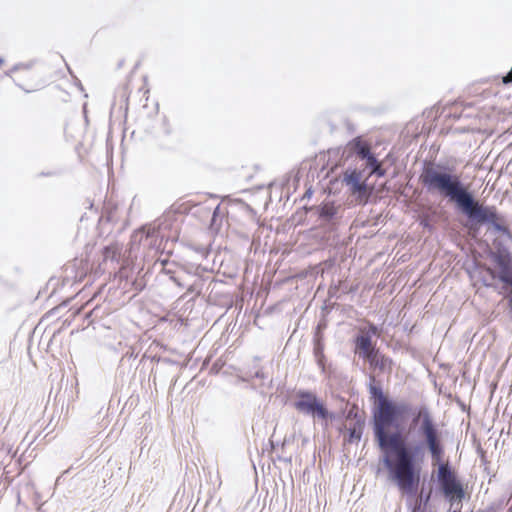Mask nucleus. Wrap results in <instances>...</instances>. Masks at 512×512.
<instances>
[{
  "instance_id": "31",
  "label": "nucleus",
  "mask_w": 512,
  "mask_h": 512,
  "mask_svg": "<svg viewBox=\"0 0 512 512\" xmlns=\"http://www.w3.org/2000/svg\"><path fill=\"white\" fill-rule=\"evenodd\" d=\"M165 272H166V274H168V275H170V276L174 273V272H172L170 269H165Z\"/></svg>"
},
{
  "instance_id": "22",
  "label": "nucleus",
  "mask_w": 512,
  "mask_h": 512,
  "mask_svg": "<svg viewBox=\"0 0 512 512\" xmlns=\"http://www.w3.org/2000/svg\"><path fill=\"white\" fill-rule=\"evenodd\" d=\"M318 341L320 343H324L323 331L315 330L314 337H313V343H318Z\"/></svg>"
},
{
  "instance_id": "12",
  "label": "nucleus",
  "mask_w": 512,
  "mask_h": 512,
  "mask_svg": "<svg viewBox=\"0 0 512 512\" xmlns=\"http://www.w3.org/2000/svg\"><path fill=\"white\" fill-rule=\"evenodd\" d=\"M365 422L361 418L355 419L352 426L348 428V439L349 443H356L361 440Z\"/></svg>"
},
{
  "instance_id": "26",
  "label": "nucleus",
  "mask_w": 512,
  "mask_h": 512,
  "mask_svg": "<svg viewBox=\"0 0 512 512\" xmlns=\"http://www.w3.org/2000/svg\"><path fill=\"white\" fill-rule=\"evenodd\" d=\"M504 84H512V67L511 70L503 77Z\"/></svg>"
},
{
  "instance_id": "25",
  "label": "nucleus",
  "mask_w": 512,
  "mask_h": 512,
  "mask_svg": "<svg viewBox=\"0 0 512 512\" xmlns=\"http://www.w3.org/2000/svg\"><path fill=\"white\" fill-rule=\"evenodd\" d=\"M489 268H490V267H488V268L486 269V271H487L488 273H490V272L488 271V270H489ZM489 275H491V274H489ZM490 278H492V276H490ZM495 280H496V279H491V281H489V280L483 279V284H484V286H486V287L494 288V287H495V284H494V281H495Z\"/></svg>"
},
{
  "instance_id": "6",
  "label": "nucleus",
  "mask_w": 512,
  "mask_h": 512,
  "mask_svg": "<svg viewBox=\"0 0 512 512\" xmlns=\"http://www.w3.org/2000/svg\"><path fill=\"white\" fill-rule=\"evenodd\" d=\"M432 463L438 465L437 480L443 494L446 497L455 496L458 499H462L465 492L461 482L452 471L451 466L448 463H443V461Z\"/></svg>"
},
{
  "instance_id": "19",
  "label": "nucleus",
  "mask_w": 512,
  "mask_h": 512,
  "mask_svg": "<svg viewBox=\"0 0 512 512\" xmlns=\"http://www.w3.org/2000/svg\"><path fill=\"white\" fill-rule=\"evenodd\" d=\"M313 355L315 358H322L324 354V343H313Z\"/></svg>"
},
{
  "instance_id": "23",
  "label": "nucleus",
  "mask_w": 512,
  "mask_h": 512,
  "mask_svg": "<svg viewBox=\"0 0 512 512\" xmlns=\"http://www.w3.org/2000/svg\"><path fill=\"white\" fill-rule=\"evenodd\" d=\"M315 360H316V363H317L318 367L321 369V372L325 373V371H326V367H325L326 356H323L321 359L320 358H315Z\"/></svg>"
},
{
  "instance_id": "27",
  "label": "nucleus",
  "mask_w": 512,
  "mask_h": 512,
  "mask_svg": "<svg viewBox=\"0 0 512 512\" xmlns=\"http://www.w3.org/2000/svg\"><path fill=\"white\" fill-rule=\"evenodd\" d=\"M327 327V324L324 320L320 321L317 326H316V329L315 330H318V331H323L324 329H326Z\"/></svg>"
},
{
  "instance_id": "11",
  "label": "nucleus",
  "mask_w": 512,
  "mask_h": 512,
  "mask_svg": "<svg viewBox=\"0 0 512 512\" xmlns=\"http://www.w3.org/2000/svg\"><path fill=\"white\" fill-rule=\"evenodd\" d=\"M371 153L370 144L365 141L361 136H357L350 140L344 149V154L346 158H350L352 156L358 157L360 160H364Z\"/></svg>"
},
{
  "instance_id": "2",
  "label": "nucleus",
  "mask_w": 512,
  "mask_h": 512,
  "mask_svg": "<svg viewBox=\"0 0 512 512\" xmlns=\"http://www.w3.org/2000/svg\"><path fill=\"white\" fill-rule=\"evenodd\" d=\"M373 434L383 453L382 463L388 471L389 479L399 491L408 497L418 494L421 479V466L414 461L413 444H407L400 426L384 421H373Z\"/></svg>"
},
{
  "instance_id": "7",
  "label": "nucleus",
  "mask_w": 512,
  "mask_h": 512,
  "mask_svg": "<svg viewBox=\"0 0 512 512\" xmlns=\"http://www.w3.org/2000/svg\"><path fill=\"white\" fill-rule=\"evenodd\" d=\"M163 241V235L160 232V224H149L141 227L140 229L133 232L131 235V246L134 249L135 246H143L149 250H155L156 252L161 249Z\"/></svg>"
},
{
  "instance_id": "14",
  "label": "nucleus",
  "mask_w": 512,
  "mask_h": 512,
  "mask_svg": "<svg viewBox=\"0 0 512 512\" xmlns=\"http://www.w3.org/2000/svg\"><path fill=\"white\" fill-rule=\"evenodd\" d=\"M337 207L334 203H324L318 208V215L323 221L330 223L337 214Z\"/></svg>"
},
{
  "instance_id": "21",
  "label": "nucleus",
  "mask_w": 512,
  "mask_h": 512,
  "mask_svg": "<svg viewBox=\"0 0 512 512\" xmlns=\"http://www.w3.org/2000/svg\"><path fill=\"white\" fill-rule=\"evenodd\" d=\"M31 67V64H24V63H18L15 64L9 71H7L5 74L6 76H10L11 73H14L20 69H29Z\"/></svg>"
},
{
  "instance_id": "5",
  "label": "nucleus",
  "mask_w": 512,
  "mask_h": 512,
  "mask_svg": "<svg viewBox=\"0 0 512 512\" xmlns=\"http://www.w3.org/2000/svg\"><path fill=\"white\" fill-rule=\"evenodd\" d=\"M294 407L298 412L311 416L313 419L324 421L326 424L335 418L334 414L327 409L317 395L308 390L296 392Z\"/></svg>"
},
{
  "instance_id": "15",
  "label": "nucleus",
  "mask_w": 512,
  "mask_h": 512,
  "mask_svg": "<svg viewBox=\"0 0 512 512\" xmlns=\"http://www.w3.org/2000/svg\"><path fill=\"white\" fill-rule=\"evenodd\" d=\"M429 501L430 494L424 496L423 493L421 492L415 499L414 505L412 507V512H424V509L426 508Z\"/></svg>"
},
{
  "instance_id": "1",
  "label": "nucleus",
  "mask_w": 512,
  "mask_h": 512,
  "mask_svg": "<svg viewBox=\"0 0 512 512\" xmlns=\"http://www.w3.org/2000/svg\"><path fill=\"white\" fill-rule=\"evenodd\" d=\"M419 182L427 193L448 199L472 224H488L496 232L511 236L505 216L499 214L495 206L481 204L462 181L461 176L450 167L435 162H424Z\"/></svg>"
},
{
  "instance_id": "3",
  "label": "nucleus",
  "mask_w": 512,
  "mask_h": 512,
  "mask_svg": "<svg viewBox=\"0 0 512 512\" xmlns=\"http://www.w3.org/2000/svg\"><path fill=\"white\" fill-rule=\"evenodd\" d=\"M413 427H417V435L421 438L413 444L414 461L421 465L425 451L429 452L432 462L443 461L445 449L442 433L426 406H421L413 416L410 428Z\"/></svg>"
},
{
  "instance_id": "13",
  "label": "nucleus",
  "mask_w": 512,
  "mask_h": 512,
  "mask_svg": "<svg viewBox=\"0 0 512 512\" xmlns=\"http://www.w3.org/2000/svg\"><path fill=\"white\" fill-rule=\"evenodd\" d=\"M366 167L370 170V173L377 177H384L386 170L382 167V163L375 157L371 152L367 158L364 159Z\"/></svg>"
},
{
  "instance_id": "24",
  "label": "nucleus",
  "mask_w": 512,
  "mask_h": 512,
  "mask_svg": "<svg viewBox=\"0 0 512 512\" xmlns=\"http://www.w3.org/2000/svg\"><path fill=\"white\" fill-rule=\"evenodd\" d=\"M378 332V327L375 324H369L368 331L366 333H369L372 337L373 335H378Z\"/></svg>"
},
{
  "instance_id": "4",
  "label": "nucleus",
  "mask_w": 512,
  "mask_h": 512,
  "mask_svg": "<svg viewBox=\"0 0 512 512\" xmlns=\"http://www.w3.org/2000/svg\"><path fill=\"white\" fill-rule=\"evenodd\" d=\"M354 344L355 353L368 361L371 368L378 369L380 372H391L392 360L379 352L369 333L357 335Z\"/></svg>"
},
{
  "instance_id": "30",
  "label": "nucleus",
  "mask_w": 512,
  "mask_h": 512,
  "mask_svg": "<svg viewBox=\"0 0 512 512\" xmlns=\"http://www.w3.org/2000/svg\"><path fill=\"white\" fill-rule=\"evenodd\" d=\"M311 195H312L311 189L307 190L306 193H305V196L310 197Z\"/></svg>"
},
{
  "instance_id": "8",
  "label": "nucleus",
  "mask_w": 512,
  "mask_h": 512,
  "mask_svg": "<svg viewBox=\"0 0 512 512\" xmlns=\"http://www.w3.org/2000/svg\"><path fill=\"white\" fill-rule=\"evenodd\" d=\"M411 409L412 406L405 401L394 402L390 399L378 420L400 426L401 420L411 412Z\"/></svg>"
},
{
  "instance_id": "20",
  "label": "nucleus",
  "mask_w": 512,
  "mask_h": 512,
  "mask_svg": "<svg viewBox=\"0 0 512 512\" xmlns=\"http://www.w3.org/2000/svg\"><path fill=\"white\" fill-rule=\"evenodd\" d=\"M170 280L173 281L180 288L187 287V285H186V283L184 281V278L181 275H179V274L173 273L170 276Z\"/></svg>"
},
{
  "instance_id": "10",
  "label": "nucleus",
  "mask_w": 512,
  "mask_h": 512,
  "mask_svg": "<svg viewBox=\"0 0 512 512\" xmlns=\"http://www.w3.org/2000/svg\"><path fill=\"white\" fill-rule=\"evenodd\" d=\"M375 377H370L368 385L370 398L373 400L372 408V422L377 421L384 411V407L389 402V398L384 394L383 389L380 385H375Z\"/></svg>"
},
{
  "instance_id": "32",
  "label": "nucleus",
  "mask_w": 512,
  "mask_h": 512,
  "mask_svg": "<svg viewBox=\"0 0 512 512\" xmlns=\"http://www.w3.org/2000/svg\"><path fill=\"white\" fill-rule=\"evenodd\" d=\"M4 62V59L0 57V65H2Z\"/></svg>"
},
{
  "instance_id": "17",
  "label": "nucleus",
  "mask_w": 512,
  "mask_h": 512,
  "mask_svg": "<svg viewBox=\"0 0 512 512\" xmlns=\"http://www.w3.org/2000/svg\"><path fill=\"white\" fill-rule=\"evenodd\" d=\"M204 286L203 279H196L192 284L187 286L188 293H195L196 295H200Z\"/></svg>"
},
{
  "instance_id": "29",
  "label": "nucleus",
  "mask_w": 512,
  "mask_h": 512,
  "mask_svg": "<svg viewBox=\"0 0 512 512\" xmlns=\"http://www.w3.org/2000/svg\"><path fill=\"white\" fill-rule=\"evenodd\" d=\"M256 378H264V374L262 371H257L254 375Z\"/></svg>"
},
{
  "instance_id": "18",
  "label": "nucleus",
  "mask_w": 512,
  "mask_h": 512,
  "mask_svg": "<svg viewBox=\"0 0 512 512\" xmlns=\"http://www.w3.org/2000/svg\"><path fill=\"white\" fill-rule=\"evenodd\" d=\"M115 209L110 208L109 204H107L102 212L100 217V221L112 222L115 220L114 211Z\"/></svg>"
},
{
  "instance_id": "16",
  "label": "nucleus",
  "mask_w": 512,
  "mask_h": 512,
  "mask_svg": "<svg viewBox=\"0 0 512 512\" xmlns=\"http://www.w3.org/2000/svg\"><path fill=\"white\" fill-rule=\"evenodd\" d=\"M224 216V211H222L221 205L218 204L212 213L210 227L211 229H219L221 226L222 218Z\"/></svg>"
},
{
  "instance_id": "9",
  "label": "nucleus",
  "mask_w": 512,
  "mask_h": 512,
  "mask_svg": "<svg viewBox=\"0 0 512 512\" xmlns=\"http://www.w3.org/2000/svg\"><path fill=\"white\" fill-rule=\"evenodd\" d=\"M361 173L357 169L347 170L343 174V183L349 187L351 194L355 195L360 202H367L369 193L368 186L361 180Z\"/></svg>"
},
{
  "instance_id": "28",
  "label": "nucleus",
  "mask_w": 512,
  "mask_h": 512,
  "mask_svg": "<svg viewBox=\"0 0 512 512\" xmlns=\"http://www.w3.org/2000/svg\"><path fill=\"white\" fill-rule=\"evenodd\" d=\"M420 224L425 228H431L428 218L421 219Z\"/></svg>"
}]
</instances>
